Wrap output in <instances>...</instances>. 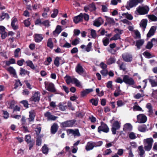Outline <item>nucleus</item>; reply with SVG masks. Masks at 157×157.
I'll return each instance as SVG.
<instances>
[{
  "label": "nucleus",
  "instance_id": "f257e3e1",
  "mask_svg": "<svg viewBox=\"0 0 157 157\" xmlns=\"http://www.w3.org/2000/svg\"><path fill=\"white\" fill-rule=\"evenodd\" d=\"M153 142V140L152 138H147L144 140V148L145 151H149L151 150Z\"/></svg>",
  "mask_w": 157,
  "mask_h": 157
},
{
  "label": "nucleus",
  "instance_id": "f03ea898",
  "mask_svg": "<svg viewBox=\"0 0 157 157\" xmlns=\"http://www.w3.org/2000/svg\"><path fill=\"white\" fill-rule=\"evenodd\" d=\"M83 18L86 21H88L89 19V16L86 13H81L78 15L74 17V21L77 24L82 21Z\"/></svg>",
  "mask_w": 157,
  "mask_h": 157
},
{
  "label": "nucleus",
  "instance_id": "7ed1b4c3",
  "mask_svg": "<svg viewBox=\"0 0 157 157\" xmlns=\"http://www.w3.org/2000/svg\"><path fill=\"white\" fill-rule=\"evenodd\" d=\"M149 10V8L147 6H140L136 8L135 12L136 14L138 13L139 15H144L147 14Z\"/></svg>",
  "mask_w": 157,
  "mask_h": 157
},
{
  "label": "nucleus",
  "instance_id": "20e7f679",
  "mask_svg": "<svg viewBox=\"0 0 157 157\" xmlns=\"http://www.w3.org/2000/svg\"><path fill=\"white\" fill-rule=\"evenodd\" d=\"M122 78L123 79V82L126 84L132 85L135 84V82L133 78L128 75H123Z\"/></svg>",
  "mask_w": 157,
  "mask_h": 157
},
{
  "label": "nucleus",
  "instance_id": "39448f33",
  "mask_svg": "<svg viewBox=\"0 0 157 157\" xmlns=\"http://www.w3.org/2000/svg\"><path fill=\"white\" fill-rule=\"evenodd\" d=\"M75 71L78 74L82 75L84 77H86L87 76L86 72L83 69L82 66L79 64H78L76 66Z\"/></svg>",
  "mask_w": 157,
  "mask_h": 157
},
{
  "label": "nucleus",
  "instance_id": "423d86ee",
  "mask_svg": "<svg viewBox=\"0 0 157 157\" xmlns=\"http://www.w3.org/2000/svg\"><path fill=\"white\" fill-rule=\"evenodd\" d=\"M76 121L74 120L67 121L60 124L61 127L62 128H66L72 127L75 124Z\"/></svg>",
  "mask_w": 157,
  "mask_h": 157
},
{
  "label": "nucleus",
  "instance_id": "0eeeda50",
  "mask_svg": "<svg viewBox=\"0 0 157 157\" xmlns=\"http://www.w3.org/2000/svg\"><path fill=\"white\" fill-rule=\"evenodd\" d=\"M45 87L49 91L54 92L56 91L54 84L49 82L46 81L44 82Z\"/></svg>",
  "mask_w": 157,
  "mask_h": 157
},
{
  "label": "nucleus",
  "instance_id": "6e6552de",
  "mask_svg": "<svg viewBox=\"0 0 157 157\" xmlns=\"http://www.w3.org/2000/svg\"><path fill=\"white\" fill-rule=\"evenodd\" d=\"M109 131V128L107 125L103 122H101V125L98 128V132L101 133V131L107 133Z\"/></svg>",
  "mask_w": 157,
  "mask_h": 157
},
{
  "label": "nucleus",
  "instance_id": "1a4fd4ad",
  "mask_svg": "<svg viewBox=\"0 0 157 157\" xmlns=\"http://www.w3.org/2000/svg\"><path fill=\"white\" fill-rule=\"evenodd\" d=\"M147 117L144 114H140L137 116V121L136 122L139 123H144L147 121Z\"/></svg>",
  "mask_w": 157,
  "mask_h": 157
},
{
  "label": "nucleus",
  "instance_id": "9d476101",
  "mask_svg": "<svg viewBox=\"0 0 157 157\" xmlns=\"http://www.w3.org/2000/svg\"><path fill=\"white\" fill-rule=\"evenodd\" d=\"M137 3L136 0H129L125 6L126 8L129 10L131 8L137 5Z\"/></svg>",
  "mask_w": 157,
  "mask_h": 157
},
{
  "label": "nucleus",
  "instance_id": "9b49d317",
  "mask_svg": "<svg viewBox=\"0 0 157 157\" xmlns=\"http://www.w3.org/2000/svg\"><path fill=\"white\" fill-rule=\"evenodd\" d=\"M40 93L38 91H35L30 99V100L34 102H38L40 100Z\"/></svg>",
  "mask_w": 157,
  "mask_h": 157
},
{
  "label": "nucleus",
  "instance_id": "f8f14e48",
  "mask_svg": "<svg viewBox=\"0 0 157 157\" xmlns=\"http://www.w3.org/2000/svg\"><path fill=\"white\" fill-rule=\"evenodd\" d=\"M120 123L118 121H115L113 123L111 130L113 134H116V130L118 129L120 127Z\"/></svg>",
  "mask_w": 157,
  "mask_h": 157
},
{
  "label": "nucleus",
  "instance_id": "ddd939ff",
  "mask_svg": "<svg viewBox=\"0 0 157 157\" xmlns=\"http://www.w3.org/2000/svg\"><path fill=\"white\" fill-rule=\"evenodd\" d=\"M148 80L149 82L151 83L152 86L154 87L157 86V76H150Z\"/></svg>",
  "mask_w": 157,
  "mask_h": 157
},
{
  "label": "nucleus",
  "instance_id": "4468645a",
  "mask_svg": "<svg viewBox=\"0 0 157 157\" xmlns=\"http://www.w3.org/2000/svg\"><path fill=\"white\" fill-rule=\"evenodd\" d=\"M44 116L48 120L55 121L58 117H57L55 116L52 115L49 112H47L45 113Z\"/></svg>",
  "mask_w": 157,
  "mask_h": 157
},
{
  "label": "nucleus",
  "instance_id": "2eb2a0df",
  "mask_svg": "<svg viewBox=\"0 0 157 157\" xmlns=\"http://www.w3.org/2000/svg\"><path fill=\"white\" fill-rule=\"evenodd\" d=\"M95 142L90 141L87 142L86 146L85 149L86 151H88L93 149L95 147Z\"/></svg>",
  "mask_w": 157,
  "mask_h": 157
},
{
  "label": "nucleus",
  "instance_id": "dca6fc26",
  "mask_svg": "<svg viewBox=\"0 0 157 157\" xmlns=\"http://www.w3.org/2000/svg\"><path fill=\"white\" fill-rule=\"evenodd\" d=\"M123 59L126 62H131L132 59V56L128 53H125L122 55Z\"/></svg>",
  "mask_w": 157,
  "mask_h": 157
},
{
  "label": "nucleus",
  "instance_id": "f3484780",
  "mask_svg": "<svg viewBox=\"0 0 157 157\" xmlns=\"http://www.w3.org/2000/svg\"><path fill=\"white\" fill-rule=\"evenodd\" d=\"M103 22V20L101 17H99L94 21L93 25L95 26L98 27L102 24Z\"/></svg>",
  "mask_w": 157,
  "mask_h": 157
},
{
  "label": "nucleus",
  "instance_id": "a211bd4d",
  "mask_svg": "<svg viewBox=\"0 0 157 157\" xmlns=\"http://www.w3.org/2000/svg\"><path fill=\"white\" fill-rule=\"evenodd\" d=\"M96 9L95 5L94 4H92L84 7V10L86 12H87L88 10L92 11Z\"/></svg>",
  "mask_w": 157,
  "mask_h": 157
},
{
  "label": "nucleus",
  "instance_id": "6ab92c4d",
  "mask_svg": "<svg viewBox=\"0 0 157 157\" xmlns=\"http://www.w3.org/2000/svg\"><path fill=\"white\" fill-rule=\"evenodd\" d=\"M67 132L69 134H72L75 136H80V134L78 129L73 130L72 129H68L67 130Z\"/></svg>",
  "mask_w": 157,
  "mask_h": 157
},
{
  "label": "nucleus",
  "instance_id": "aec40b11",
  "mask_svg": "<svg viewBox=\"0 0 157 157\" xmlns=\"http://www.w3.org/2000/svg\"><path fill=\"white\" fill-rule=\"evenodd\" d=\"M132 129V126L130 123H126L124 126L123 130L125 132H129L131 131Z\"/></svg>",
  "mask_w": 157,
  "mask_h": 157
},
{
  "label": "nucleus",
  "instance_id": "412c9836",
  "mask_svg": "<svg viewBox=\"0 0 157 157\" xmlns=\"http://www.w3.org/2000/svg\"><path fill=\"white\" fill-rule=\"evenodd\" d=\"M34 36L35 41L37 43L40 42L43 38L42 35L41 34H35Z\"/></svg>",
  "mask_w": 157,
  "mask_h": 157
},
{
  "label": "nucleus",
  "instance_id": "4be33fe9",
  "mask_svg": "<svg viewBox=\"0 0 157 157\" xmlns=\"http://www.w3.org/2000/svg\"><path fill=\"white\" fill-rule=\"evenodd\" d=\"M62 28L61 26L58 25L57 26L55 30L53 32V35L54 36H56L62 31Z\"/></svg>",
  "mask_w": 157,
  "mask_h": 157
},
{
  "label": "nucleus",
  "instance_id": "5701e85b",
  "mask_svg": "<svg viewBox=\"0 0 157 157\" xmlns=\"http://www.w3.org/2000/svg\"><path fill=\"white\" fill-rule=\"evenodd\" d=\"M156 29V28L155 26H152L151 27L148 33L147 34V38H150L151 36L153 35Z\"/></svg>",
  "mask_w": 157,
  "mask_h": 157
},
{
  "label": "nucleus",
  "instance_id": "b1692460",
  "mask_svg": "<svg viewBox=\"0 0 157 157\" xmlns=\"http://www.w3.org/2000/svg\"><path fill=\"white\" fill-rule=\"evenodd\" d=\"M29 118L28 119L29 122L32 121H34L35 116V112L33 110H31L29 112Z\"/></svg>",
  "mask_w": 157,
  "mask_h": 157
},
{
  "label": "nucleus",
  "instance_id": "393cba45",
  "mask_svg": "<svg viewBox=\"0 0 157 157\" xmlns=\"http://www.w3.org/2000/svg\"><path fill=\"white\" fill-rule=\"evenodd\" d=\"M147 21L146 19H143L140 23V27L144 31L147 26Z\"/></svg>",
  "mask_w": 157,
  "mask_h": 157
},
{
  "label": "nucleus",
  "instance_id": "a878e982",
  "mask_svg": "<svg viewBox=\"0 0 157 157\" xmlns=\"http://www.w3.org/2000/svg\"><path fill=\"white\" fill-rule=\"evenodd\" d=\"M106 20V22L105 23V25H113L115 24V22L113 18L109 17H107Z\"/></svg>",
  "mask_w": 157,
  "mask_h": 157
},
{
  "label": "nucleus",
  "instance_id": "bb28decb",
  "mask_svg": "<svg viewBox=\"0 0 157 157\" xmlns=\"http://www.w3.org/2000/svg\"><path fill=\"white\" fill-rule=\"evenodd\" d=\"M58 128L57 124L54 123L51 127V132L52 134H54L57 132Z\"/></svg>",
  "mask_w": 157,
  "mask_h": 157
},
{
  "label": "nucleus",
  "instance_id": "cd10ccee",
  "mask_svg": "<svg viewBox=\"0 0 157 157\" xmlns=\"http://www.w3.org/2000/svg\"><path fill=\"white\" fill-rule=\"evenodd\" d=\"M6 69L10 74H12L14 77H16L17 76L15 70L13 67H10L7 68Z\"/></svg>",
  "mask_w": 157,
  "mask_h": 157
},
{
  "label": "nucleus",
  "instance_id": "c85d7f7f",
  "mask_svg": "<svg viewBox=\"0 0 157 157\" xmlns=\"http://www.w3.org/2000/svg\"><path fill=\"white\" fill-rule=\"evenodd\" d=\"M144 42V41L143 39L140 40L136 41V46L138 49H139L140 48L141 46L143 45Z\"/></svg>",
  "mask_w": 157,
  "mask_h": 157
},
{
  "label": "nucleus",
  "instance_id": "c756f323",
  "mask_svg": "<svg viewBox=\"0 0 157 157\" xmlns=\"http://www.w3.org/2000/svg\"><path fill=\"white\" fill-rule=\"evenodd\" d=\"M93 91V90L92 89H86L85 90L82 92L81 95L82 97H84L90 92H92Z\"/></svg>",
  "mask_w": 157,
  "mask_h": 157
},
{
  "label": "nucleus",
  "instance_id": "7c9ffc66",
  "mask_svg": "<svg viewBox=\"0 0 157 157\" xmlns=\"http://www.w3.org/2000/svg\"><path fill=\"white\" fill-rule=\"evenodd\" d=\"M47 46L51 49L53 48L54 46V44L52 38H49L48 40Z\"/></svg>",
  "mask_w": 157,
  "mask_h": 157
},
{
  "label": "nucleus",
  "instance_id": "2f4dec72",
  "mask_svg": "<svg viewBox=\"0 0 157 157\" xmlns=\"http://www.w3.org/2000/svg\"><path fill=\"white\" fill-rule=\"evenodd\" d=\"M138 150L139 151L138 152L140 155L141 157H143V155L145 153V151L144 149L143 146L142 145L139 146L138 147Z\"/></svg>",
  "mask_w": 157,
  "mask_h": 157
},
{
  "label": "nucleus",
  "instance_id": "473e14b6",
  "mask_svg": "<svg viewBox=\"0 0 157 157\" xmlns=\"http://www.w3.org/2000/svg\"><path fill=\"white\" fill-rule=\"evenodd\" d=\"M66 82L67 84H69L71 83L74 82V78H71L70 76H66L65 77Z\"/></svg>",
  "mask_w": 157,
  "mask_h": 157
},
{
  "label": "nucleus",
  "instance_id": "72a5a7b5",
  "mask_svg": "<svg viewBox=\"0 0 157 157\" xmlns=\"http://www.w3.org/2000/svg\"><path fill=\"white\" fill-rule=\"evenodd\" d=\"M117 63L119 65L120 68L121 70L124 71L125 70V65L123 63H121L120 60H118L117 62Z\"/></svg>",
  "mask_w": 157,
  "mask_h": 157
},
{
  "label": "nucleus",
  "instance_id": "f704fd0d",
  "mask_svg": "<svg viewBox=\"0 0 157 157\" xmlns=\"http://www.w3.org/2000/svg\"><path fill=\"white\" fill-rule=\"evenodd\" d=\"M59 109L62 111H64L67 108V106L66 104L63 103H60L59 105Z\"/></svg>",
  "mask_w": 157,
  "mask_h": 157
},
{
  "label": "nucleus",
  "instance_id": "c9c22d12",
  "mask_svg": "<svg viewBox=\"0 0 157 157\" xmlns=\"http://www.w3.org/2000/svg\"><path fill=\"white\" fill-rule=\"evenodd\" d=\"M15 63L16 61L15 59L13 58H11L6 62V64L7 66H9L11 64H14Z\"/></svg>",
  "mask_w": 157,
  "mask_h": 157
},
{
  "label": "nucleus",
  "instance_id": "e433bc0d",
  "mask_svg": "<svg viewBox=\"0 0 157 157\" xmlns=\"http://www.w3.org/2000/svg\"><path fill=\"white\" fill-rule=\"evenodd\" d=\"M122 15L130 20H132L133 18L131 14H128V13H123L122 14Z\"/></svg>",
  "mask_w": 157,
  "mask_h": 157
},
{
  "label": "nucleus",
  "instance_id": "4c0bfd02",
  "mask_svg": "<svg viewBox=\"0 0 157 157\" xmlns=\"http://www.w3.org/2000/svg\"><path fill=\"white\" fill-rule=\"evenodd\" d=\"M27 66L30 67L31 68L33 69H35V67L33 63L30 60H28L26 62Z\"/></svg>",
  "mask_w": 157,
  "mask_h": 157
},
{
  "label": "nucleus",
  "instance_id": "58836bf2",
  "mask_svg": "<svg viewBox=\"0 0 157 157\" xmlns=\"http://www.w3.org/2000/svg\"><path fill=\"white\" fill-rule=\"evenodd\" d=\"M41 150L42 152L44 154H48V149L46 144H44Z\"/></svg>",
  "mask_w": 157,
  "mask_h": 157
},
{
  "label": "nucleus",
  "instance_id": "ea45409f",
  "mask_svg": "<svg viewBox=\"0 0 157 157\" xmlns=\"http://www.w3.org/2000/svg\"><path fill=\"white\" fill-rule=\"evenodd\" d=\"M10 17L9 14L7 13H3L0 17V21H2L5 18L8 19Z\"/></svg>",
  "mask_w": 157,
  "mask_h": 157
},
{
  "label": "nucleus",
  "instance_id": "a19ab883",
  "mask_svg": "<svg viewBox=\"0 0 157 157\" xmlns=\"http://www.w3.org/2000/svg\"><path fill=\"white\" fill-rule=\"evenodd\" d=\"M90 31L91 37L93 38H95L97 36L96 31L93 29H90Z\"/></svg>",
  "mask_w": 157,
  "mask_h": 157
},
{
  "label": "nucleus",
  "instance_id": "79ce46f5",
  "mask_svg": "<svg viewBox=\"0 0 157 157\" xmlns=\"http://www.w3.org/2000/svg\"><path fill=\"white\" fill-rule=\"evenodd\" d=\"M29 71H27L25 69L21 68L20 69V74L22 75H29Z\"/></svg>",
  "mask_w": 157,
  "mask_h": 157
},
{
  "label": "nucleus",
  "instance_id": "37998d69",
  "mask_svg": "<svg viewBox=\"0 0 157 157\" xmlns=\"http://www.w3.org/2000/svg\"><path fill=\"white\" fill-rule=\"evenodd\" d=\"M17 21V18H13L12 19L11 25L14 29H16L17 27L15 25V23Z\"/></svg>",
  "mask_w": 157,
  "mask_h": 157
},
{
  "label": "nucleus",
  "instance_id": "c03bdc74",
  "mask_svg": "<svg viewBox=\"0 0 157 157\" xmlns=\"http://www.w3.org/2000/svg\"><path fill=\"white\" fill-rule=\"evenodd\" d=\"M129 138L132 140L135 139L137 137L136 134L133 132H130L128 134Z\"/></svg>",
  "mask_w": 157,
  "mask_h": 157
},
{
  "label": "nucleus",
  "instance_id": "a18cd8bd",
  "mask_svg": "<svg viewBox=\"0 0 157 157\" xmlns=\"http://www.w3.org/2000/svg\"><path fill=\"white\" fill-rule=\"evenodd\" d=\"M59 12L58 10L57 9H54L53 13L51 14V17L52 18H55Z\"/></svg>",
  "mask_w": 157,
  "mask_h": 157
},
{
  "label": "nucleus",
  "instance_id": "49530a36",
  "mask_svg": "<svg viewBox=\"0 0 157 157\" xmlns=\"http://www.w3.org/2000/svg\"><path fill=\"white\" fill-rule=\"evenodd\" d=\"M92 43L91 42H89L87 45L86 47L85 50L87 52H89L92 49Z\"/></svg>",
  "mask_w": 157,
  "mask_h": 157
},
{
  "label": "nucleus",
  "instance_id": "de8ad7c7",
  "mask_svg": "<svg viewBox=\"0 0 157 157\" xmlns=\"http://www.w3.org/2000/svg\"><path fill=\"white\" fill-rule=\"evenodd\" d=\"M138 129L141 132H145L146 130V126L145 125H140L138 127Z\"/></svg>",
  "mask_w": 157,
  "mask_h": 157
},
{
  "label": "nucleus",
  "instance_id": "09e8293b",
  "mask_svg": "<svg viewBox=\"0 0 157 157\" xmlns=\"http://www.w3.org/2000/svg\"><path fill=\"white\" fill-rule=\"evenodd\" d=\"M133 110L134 111H143L142 109L140 106L137 105H135L133 106Z\"/></svg>",
  "mask_w": 157,
  "mask_h": 157
},
{
  "label": "nucleus",
  "instance_id": "8fccbe9b",
  "mask_svg": "<svg viewBox=\"0 0 157 157\" xmlns=\"http://www.w3.org/2000/svg\"><path fill=\"white\" fill-rule=\"evenodd\" d=\"M80 43V39L78 38H76L73 40L71 44L74 46H76Z\"/></svg>",
  "mask_w": 157,
  "mask_h": 157
},
{
  "label": "nucleus",
  "instance_id": "3c124183",
  "mask_svg": "<svg viewBox=\"0 0 157 157\" xmlns=\"http://www.w3.org/2000/svg\"><path fill=\"white\" fill-rule=\"evenodd\" d=\"M109 40L107 37H105L102 40V42L105 46H107L109 43Z\"/></svg>",
  "mask_w": 157,
  "mask_h": 157
},
{
  "label": "nucleus",
  "instance_id": "603ef678",
  "mask_svg": "<svg viewBox=\"0 0 157 157\" xmlns=\"http://www.w3.org/2000/svg\"><path fill=\"white\" fill-rule=\"evenodd\" d=\"M73 82L75 84L76 86L80 87L81 86V83L77 79L75 78H74Z\"/></svg>",
  "mask_w": 157,
  "mask_h": 157
},
{
  "label": "nucleus",
  "instance_id": "864d4df0",
  "mask_svg": "<svg viewBox=\"0 0 157 157\" xmlns=\"http://www.w3.org/2000/svg\"><path fill=\"white\" fill-rule=\"evenodd\" d=\"M121 94V91L120 89V87L116 90L114 93V95L115 96L117 97Z\"/></svg>",
  "mask_w": 157,
  "mask_h": 157
},
{
  "label": "nucleus",
  "instance_id": "5fc2aeb1",
  "mask_svg": "<svg viewBox=\"0 0 157 157\" xmlns=\"http://www.w3.org/2000/svg\"><path fill=\"white\" fill-rule=\"evenodd\" d=\"M116 59L113 57H110L107 61V63L108 64H111L115 62Z\"/></svg>",
  "mask_w": 157,
  "mask_h": 157
},
{
  "label": "nucleus",
  "instance_id": "6e6d98bb",
  "mask_svg": "<svg viewBox=\"0 0 157 157\" xmlns=\"http://www.w3.org/2000/svg\"><path fill=\"white\" fill-rule=\"evenodd\" d=\"M120 39V34L117 33V34L115 35L113 37H112L110 39V40H115Z\"/></svg>",
  "mask_w": 157,
  "mask_h": 157
},
{
  "label": "nucleus",
  "instance_id": "4d7b16f0",
  "mask_svg": "<svg viewBox=\"0 0 157 157\" xmlns=\"http://www.w3.org/2000/svg\"><path fill=\"white\" fill-rule=\"evenodd\" d=\"M52 61V58L50 57H48L47 58V60L44 63V64L46 66L49 65Z\"/></svg>",
  "mask_w": 157,
  "mask_h": 157
},
{
  "label": "nucleus",
  "instance_id": "13d9d810",
  "mask_svg": "<svg viewBox=\"0 0 157 157\" xmlns=\"http://www.w3.org/2000/svg\"><path fill=\"white\" fill-rule=\"evenodd\" d=\"M144 93H141V94L138 93L134 96V98L136 99H138L141 97H144Z\"/></svg>",
  "mask_w": 157,
  "mask_h": 157
},
{
  "label": "nucleus",
  "instance_id": "bf43d9fd",
  "mask_svg": "<svg viewBox=\"0 0 157 157\" xmlns=\"http://www.w3.org/2000/svg\"><path fill=\"white\" fill-rule=\"evenodd\" d=\"M148 18L152 21H157V17L154 15H149L148 16Z\"/></svg>",
  "mask_w": 157,
  "mask_h": 157
},
{
  "label": "nucleus",
  "instance_id": "052dcab7",
  "mask_svg": "<svg viewBox=\"0 0 157 157\" xmlns=\"http://www.w3.org/2000/svg\"><path fill=\"white\" fill-rule=\"evenodd\" d=\"M20 48H18L16 49L14 51V56L16 58H18L19 57V53L20 51Z\"/></svg>",
  "mask_w": 157,
  "mask_h": 157
},
{
  "label": "nucleus",
  "instance_id": "680f3d73",
  "mask_svg": "<svg viewBox=\"0 0 157 157\" xmlns=\"http://www.w3.org/2000/svg\"><path fill=\"white\" fill-rule=\"evenodd\" d=\"M22 85V84L21 83L19 80H16L14 88L15 89H16L18 87L21 86Z\"/></svg>",
  "mask_w": 157,
  "mask_h": 157
},
{
  "label": "nucleus",
  "instance_id": "e2e57ef3",
  "mask_svg": "<svg viewBox=\"0 0 157 157\" xmlns=\"http://www.w3.org/2000/svg\"><path fill=\"white\" fill-rule=\"evenodd\" d=\"M60 58L58 57H57L56 58L54 62V64L57 67H58L59 65V60Z\"/></svg>",
  "mask_w": 157,
  "mask_h": 157
},
{
  "label": "nucleus",
  "instance_id": "0e129e2a",
  "mask_svg": "<svg viewBox=\"0 0 157 157\" xmlns=\"http://www.w3.org/2000/svg\"><path fill=\"white\" fill-rule=\"evenodd\" d=\"M20 103H21L23 104L24 106L26 108H28V103L27 101L26 100H24L20 102Z\"/></svg>",
  "mask_w": 157,
  "mask_h": 157
},
{
  "label": "nucleus",
  "instance_id": "69168bd1",
  "mask_svg": "<svg viewBox=\"0 0 157 157\" xmlns=\"http://www.w3.org/2000/svg\"><path fill=\"white\" fill-rule=\"evenodd\" d=\"M117 103L118 107L121 106L125 104L124 102L121 100L117 101Z\"/></svg>",
  "mask_w": 157,
  "mask_h": 157
},
{
  "label": "nucleus",
  "instance_id": "338daca9",
  "mask_svg": "<svg viewBox=\"0 0 157 157\" xmlns=\"http://www.w3.org/2000/svg\"><path fill=\"white\" fill-rule=\"evenodd\" d=\"M101 73L103 76H106L108 74V71L107 70L104 69L101 71Z\"/></svg>",
  "mask_w": 157,
  "mask_h": 157
},
{
  "label": "nucleus",
  "instance_id": "774afa93",
  "mask_svg": "<svg viewBox=\"0 0 157 157\" xmlns=\"http://www.w3.org/2000/svg\"><path fill=\"white\" fill-rule=\"evenodd\" d=\"M92 104L95 106H97L98 104V101L97 99H92L90 100Z\"/></svg>",
  "mask_w": 157,
  "mask_h": 157
}]
</instances>
